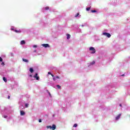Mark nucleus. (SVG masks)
<instances>
[{
    "label": "nucleus",
    "mask_w": 130,
    "mask_h": 130,
    "mask_svg": "<svg viewBox=\"0 0 130 130\" xmlns=\"http://www.w3.org/2000/svg\"><path fill=\"white\" fill-rule=\"evenodd\" d=\"M120 106H121V105H120Z\"/></svg>",
    "instance_id": "4c0bfd02"
},
{
    "label": "nucleus",
    "mask_w": 130,
    "mask_h": 130,
    "mask_svg": "<svg viewBox=\"0 0 130 130\" xmlns=\"http://www.w3.org/2000/svg\"><path fill=\"white\" fill-rule=\"evenodd\" d=\"M71 38V35L67 34V39H70Z\"/></svg>",
    "instance_id": "f8f14e48"
},
{
    "label": "nucleus",
    "mask_w": 130,
    "mask_h": 130,
    "mask_svg": "<svg viewBox=\"0 0 130 130\" xmlns=\"http://www.w3.org/2000/svg\"><path fill=\"white\" fill-rule=\"evenodd\" d=\"M11 54L12 56H13L14 55V54L13 53H11Z\"/></svg>",
    "instance_id": "2f4dec72"
},
{
    "label": "nucleus",
    "mask_w": 130,
    "mask_h": 130,
    "mask_svg": "<svg viewBox=\"0 0 130 130\" xmlns=\"http://www.w3.org/2000/svg\"><path fill=\"white\" fill-rule=\"evenodd\" d=\"M103 35H104L105 36H106L108 38H110L111 37V35L108 32H103Z\"/></svg>",
    "instance_id": "f03ea898"
},
{
    "label": "nucleus",
    "mask_w": 130,
    "mask_h": 130,
    "mask_svg": "<svg viewBox=\"0 0 130 130\" xmlns=\"http://www.w3.org/2000/svg\"><path fill=\"white\" fill-rule=\"evenodd\" d=\"M89 50L90 51H92L91 52V53H92V54L95 53L96 52V50H95V48L93 47H91L90 48H89Z\"/></svg>",
    "instance_id": "f257e3e1"
},
{
    "label": "nucleus",
    "mask_w": 130,
    "mask_h": 130,
    "mask_svg": "<svg viewBox=\"0 0 130 130\" xmlns=\"http://www.w3.org/2000/svg\"><path fill=\"white\" fill-rule=\"evenodd\" d=\"M51 76H52V77H54V75H53V74H51Z\"/></svg>",
    "instance_id": "473e14b6"
},
{
    "label": "nucleus",
    "mask_w": 130,
    "mask_h": 130,
    "mask_svg": "<svg viewBox=\"0 0 130 130\" xmlns=\"http://www.w3.org/2000/svg\"><path fill=\"white\" fill-rule=\"evenodd\" d=\"M48 94H49V96H50V97H51V94L50 93V92H48Z\"/></svg>",
    "instance_id": "cd10ccee"
},
{
    "label": "nucleus",
    "mask_w": 130,
    "mask_h": 130,
    "mask_svg": "<svg viewBox=\"0 0 130 130\" xmlns=\"http://www.w3.org/2000/svg\"><path fill=\"white\" fill-rule=\"evenodd\" d=\"M123 76H124V74L121 75L122 77H123Z\"/></svg>",
    "instance_id": "c9c22d12"
},
{
    "label": "nucleus",
    "mask_w": 130,
    "mask_h": 130,
    "mask_svg": "<svg viewBox=\"0 0 130 130\" xmlns=\"http://www.w3.org/2000/svg\"><path fill=\"white\" fill-rule=\"evenodd\" d=\"M47 128H50V129H51L52 128L51 125L47 126Z\"/></svg>",
    "instance_id": "4468645a"
},
{
    "label": "nucleus",
    "mask_w": 130,
    "mask_h": 130,
    "mask_svg": "<svg viewBox=\"0 0 130 130\" xmlns=\"http://www.w3.org/2000/svg\"><path fill=\"white\" fill-rule=\"evenodd\" d=\"M39 122H42V120H41V119H40L39 120Z\"/></svg>",
    "instance_id": "393cba45"
},
{
    "label": "nucleus",
    "mask_w": 130,
    "mask_h": 130,
    "mask_svg": "<svg viewBox=\"0 0 130 130\" xmlns=\"http://www.w3.org/2000/svg\"><path fill=\"white\" fill-rule=\"evenodd\" d=\"M25 114V112L23 111H20V115H24Z\"/></svg>",
    "instance_id": "1a4fd4ad"
},
{
    "label": "nucleus",
    "mask_w": 130,
    "mask_h": 130,
    "mask_svg": "<svg viewBox=\"0 0 130 130\" xmlns=\"http://www.w3.org/2000/svg\"><path fill=\"white\" fill-rule=\"evenodd\" d=\"M79 15H80V13H77V14L75 16V18H77V17H78Z\"/></svg>",
    "instance_id": "2eb2a0df"
},
{
    "label": "nucleus",
    "mask_w": 130,
    "mask_h": 130,
    "mask_svg": "<svg viewBox=\"0 0 130 130\" xmlns=\"http://www.w3.org/2000/svg\"><path fill=\"white\" fill-rule=\"evenodd\" d=\"M34 78L36 79V80H39V77H38V74L36 73L34 76Z\"/></svg>",
    "instance_id": "20e7f679"
},
{
    "label": "nucleus",
    "mask_w": 130,
    "mask_h": 130,
    "mask_svg": "<svg viewBox=\"0 0 130 130\" xmlns=\"http://www.w3.org/2000/svg\"><path fill=\"white\" fill-rule=\"evenodd\" d=\"M25 106L26 108H28V104H26Z\"/></svg>",
    "instance_id": "b1692460"
},
{
    "label": "nucleus",
    "mask_w": 130,
    "mask_h": 130,
    "mask_svg": "<svg viewBox=\"0 0 130 130\" xmlns=\"http://www.w3.org/2000/svg\"><path fill=\"white\" fill-rule=\"evenodd\" d=\"M91 10V7H88L86 8V11H90Z\"/></svg>",
    "instance_id": "dca6fc26"
},
{
    "label": "nucleus",
    "mask_w": 130,
    "mask_h": 130,
    "mask_svg": "<svg viewBox=\"0 0 130 130\" xmlns=\"http://www.w3.org/2000/svg\"><path fill=\"white\" fill-rule=\"evenodd\" d=\"M45 10L47 11V10H49V7H46L45 8Z\"/></svg>",
    "instance_id": "f3484780"
},
{
    "label": "nucleus",
    "mask_w": 130,
    "mask_h": 130,
    "mask_svg": "<svg viewBox=\"0 0 130 130\" xmlns=\"http://www.w3.org/2000/svg\"><path fill=\"white\" fill-rule=\"evenodd\" d=\"M33 47L34 48H37V47H38V46L37 45H34Z\"/></svg>",
    "instance_id": "412c9836"
},
{
    "label": "nucleus",
    "mask_w": 130,
    "mask_h": 130,
    "mask_svg": "<svg viewBox=\"0 0 130 130\" xmlns=\"http://www.w3.org/2000/svg\"><path fill=\"white\" fill-rule=\"evenodd\" d=\"M121 116V114H119L117 117H116V120H118L120 117Z\"/></svg>",
    "instance_id": "39448f33"
},
{
    "label": "nucleus",
    "mask_w": 130,
    "mask_h": 130,
    "mask_svg": "<svg viewBox=\"0 0 130 130\" xmlns=\"http://www.w3.org/2000/svg\"><path fill=\"white\" fill-rule=\"evenodd\" d=\"M37 51L36 50H35L34 52H36Z\"/></svg>",
    "instance_id": "f704fd0d"
},
{
    "label": "nucleus",
    "mask_w": 130,
    "mask_h": 130,
    "mask_svg": "<svg viewBox=\"0 0 130 130\" xmlns=\"http://www.w3.org/2000/svg\"><path fill=\"white\" fill-rule=\"evenodd\" d=\"M0 61H3V58L0 57Z\"/></svg>",
    "instance_id": "a878e982"
},
{
    "label": "nucleus",
    "mask_w": 130,
    "mask_h": 130,
    "mask_svg": "<svg viewBox=\"0 0 130 130\" xmlns=\"http://www.w3.org/2000/svg\"><path fill=\"white\" fill-rule=\"evenodd\" d=\"M91 13H96L97 11L96 10H91Z\"/></svg>",
    "instance_id": "a211bd4d"
},
{
    "label": "nucleus",
    "mask_w": 130,
    "mask_h": 130,
    "mask_svg": "<svg viewBox=\"0 0 130 130\" xmlns=\"http://www.w3.org/2000/svg\"><path fill=\"white\" fill-rule=\"evenodd\" d=\"M82 27H84V25H82Z\"/></svg>",
    "instance_id": "e433bc0d"
},
{
    "label": "nucleus",
    "mask_w": 130,
    "mask_h": 130,
    "mask_svg": "<svg viewBox=\"0 0 130 130\" xmlns=\"http://www.w3.org/2000/svg\"><path fill=\"white\" fill-rule=\"evenodd\" d=\"M48 75H51V74H52L50 72H49L48 73Z\"/></svg>",
    "instance_id": "c756f323"
},
{
    "label": "nucleus",
    "mask_w": 130,
    "mask_h": 130,
    "mask_svg": "<svg viewBox=\"0 0 130 130\" xmlns=\"http://www.w3.org/2000/svg\"><path fill=\"white\" fill-rule=\"evenodd\" d=\"M4 118H7L8 117V116L5 115L4 116Z\"/></svg>",
    "instance_id": "c85d7f7f"
},
{
    "label": "nucleus",
    "mask_w": 130,
    "mask_h": 130,
    "mask_svg": "<svg viewBox=\"0 0 130 130\" xmlns=\"http://www.w3.org/2000/svg\"><path fill=\"white\" fill-rule=\"evenodd\" d=\"M56 128V125H55V124H53L52 126L51 129L55 130Z\"/></svg>",
    "instance_id": "423d86ee"
},
{
    "label": "nucleus",
    "mask_w": 130,
    "mask_h": 130,
    "mask_svg": "<svg viewBox=\"0 0 130 130\" xmlns=\"http://www.w3.org/2000/svg\"><path fill=\"white\" fill-rule=\"evenodd\" d=\"M10 95H9L8 97V99H10Z\"/></svg>",
    "instance_id": "72a5a7b5"
},
{
    "label": "nucleus",
    "mask_w": 130,
    "mask_h": 130,
    "mask_svg": "<svg viewBox=\"0 0 130 130\" xmlns=\"http://www.w3.org/2000/svg\"><path fill=\"white\" fill-rule=\"evenodd\" d=\"M26 44V42H25L24 40H22L21 41L20 44H21V45H23L24 44Z\"/></svg>",
    "instance_id": "0eeeda50"
},
{
    "label": "nucleus",
    "mask_w": 130,
    "mask_h": 130,
    "mask_svg": "<svg viewBox=\"0 0 130 130\" xmlns=\"http://www.w3.org/2000/svg\"><path fill=\"white\" fill-rule=\"evenodd\" d=\"M1 64H2V66H5V62H2Z\"/></svg>",
    "instance_id": "5701e85b"
},
{
    "label": "nucleus",
    "mask_w": 130,
    "mask_h": 130,
    "mask_svg": "<svg viewBox=\"0 0 130 130\" xmlns=\"http://www.w3.org/2000/svg\"><path fill=\"white\" fill-rule=\"evenodd\" d=\"M23 61H24V62H29V61L26 59H22Z\"/></svg>",
    "instance_id": "6e6552de"
},
{
    "label": "nucleus",
    "mask_w": 130,
    "mask_h": 130,
    "mask_svg": "<svg viewBox=\"0 0 130 130\" xmlns=\"http://www.w3.org/2000/svg\"><path fill=\"white\" fill-rule=\"evenodd\" d=\"M57 87L58 88V89H60V86L59 85H57Z\"/></svg>",
    "instance_id": "4be33fe9"
},
{
    "label": "nucleus",
    "mask_w": 130,
    "mask_h": 130,
    "mask_svg": "<svg viewBox=\"0 0 130 130\" xmlns=\"http://www.w3.org/2000/svg\"><path fill=\"white\" fill-rule=\"evenodd\" d=\"M77 126H78V124H75L73 125V127H77Z\"/></svg>",
    "instance_id": "6ab92c4d"
},
{
    "label": "nucleus",
    "mask_w": 130,
    "mask_h": 130,
    "mask_svg": "<svg viewBox=\"0 0 130 130\" xmlns=\"http://www.w3.org/2000/svg\"><path fill=\"white\" fill-rule=\"evenodd\" d=\"M3 80L4 81V82H5V83H7L8 82V80H7V78H6V77H3Z\"/></svg>",
    "instance_id": "9b49d317"
},
{
    "label": "nucleus",
    "mask_w": 130,
    "mask_h": 130,
    "mask_svg": "<svg viewBox=\"0 0 130 130\" xmlns=\"http://www.w3.org/2000/svg\"><path fill=\"white\" fill-rule=\"evenodd\" d=\"M56 79H59V77H58L57 76L56 77Z\"/></svg>",
    "instance_id": "7c9ffc66"
},
{
    "label": "nucleus",
    "mask_w": 130,
    "mask_h": 130,
    "mask_svg": "<svg viewBox=\"0 0 130 130\" xmlns=\"http://www.w3.org/2000/svg\"><path fill=\"white\" fill-rule=\"evenodd\" d=\"M90 64H95V61H93L91 63H90Z\"/></svg>",
    "instance_id": "aec40b11"
},
{
    "label": "nucleus",
    "mask_w": 130,
    "mask_h": 130,
    "mask_svg": "<svg viewBox=\"0 0 130 130\" xmlns=\"http://www.w3.org/2000/svg\"><path fill=\"white\" fill-rule=\"evenodd\" d=\"M14 32H16V33H21V30H15Z\"/></svg>",
    "instance_id": "9d476101"
},
{
    "label": "nucleus",
    "mask_w": 130,
    "mask_h": 130,
    "mask_svg": "<svg viewBox=\"0 0 130 130\" xmlns=\"http://www.w3.org/2000/svg\"><path fill=\"white\" fill-rule=\"evenodd\" d=\"M53 81H55V80H56V79L55 78V77H53Z\"/></svg>",
    "instance_id": "bb28decb"
},
{
    "label": "nucleus",
    "mask_w": 130,
    "mask_h": 130,
    "mask_svg": "<svg viewBox=\"0 0 130 130\" xmlns=\"http://www.w3.org/2000/svg\"><path fill=\"white\" fill-rule=\"evenodd\" d=\"M29 72H30V73H33V72H34V70H33V68H30L29 69Z\"/></svg>",
    "instance_id": "ddd939ff"
},
{
    "label": "nucleus",
    "mask_w": 130,
    "mask_h": 130,
    "mask_svg": "<svg viewBox=\"0 0 130 130\" xmlns=\"http://www.w3.org/2000/svg\"><path fill=\"white\" fill-rule=\"evenodd\" d=\"M42 46H43L44 47H45L46 48V47H49V45L48 44H44L42 45Z\"/></svg>",
    "instance_id": "7ed1b4c3"
}]
</instances>
